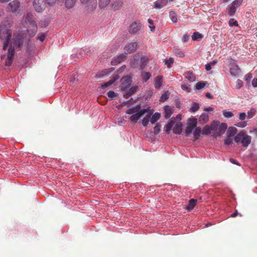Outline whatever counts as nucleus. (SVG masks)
Instances as JSON below:
<instances>
[{"label":"nucleus","instance_id":"obj_1","mask_svg":"<svg viewBox=\"0 0 257 257\" xmlns=\"http://www.w3.org/2000/svg\"><path fill=\"white\" fill-rule=\"evenodd\" d=\"M13 22L10 19H7L0 26V38L5 39L3 50L7 52V58L5 65L10 66L13 61L15 50L20 48L23 44L24 36L21 34H14L12 41L11 38L12 36Z\"/></svg>","mask_w":257,"mask_h":257},{"label":"nucleus","instance_id":"obj_2","mask_svg":"<svg viewBox=\"0 0 257 257\" xmlns=\"http://www.w3.org/2000/svg\"><path fill=\"white\" fill-rule=\"evenodd\" d=\"M25 23L27 25H30L32 27V30H27V32L31 36L34 35L37 30V25L34 20L33 15L31 13H28L25 16Z\"/></svg>","mask_w":257,"mask_h":257},{"label":"nucleus","instance_id":"obj_3","mask_svg":"<svg viewBox=\"0 0 257 257\" xmlns=\"http://www.w3.org/2000/svg\"><path fill=\"white\" fill-rule=\"evenodd\" d=\"M234 140L237 143H241L242 146L247 147L251 142V137L241 131L235 136Z\"/></svg>","mask_w":257,"mask_h":257},{"label":"nucleus","instance_id":"obj_4","mask_svg":"<svg viewBox=\"0 0 257 257\" xmlns=\"http://www.w3.org/2000/svg\"><path fill=\"white\" fill-rule=\"evenodd\" d=\"M197 119L196 118H190L188 119V122L187 127L185 130L186 136H189L192 132L193 130L197 126Z\"/></svg>","mask_w":257,"mask_h":257},{"label":"nucleus","instance_id":"obj_5","mask_svg":"<svg viewBox=\"0 0 257 257\" xmlns=\"http://www.w3.org/2000/svg\"><path fill=\"white\" fill-rule=\"evenodd\" d=\"M148 110V108L142 109L138 112L132 114V115L130 117L131 121L133 123H137L139 118L147 112Z\"/></svg>","mask_w":257,"mask_h":257},{"label":"nucleus","instance_id":"obj_6","mask_svg":"<svg viewBox=\"0 0 257 257\" xmlns=\"http://www.w3.org/2000/svg\"><path fill=\"white\" fill-rule=\"evenodd\" d=\"M138 48V43L132 42L126 44L124 47V53L126 55L135 52Z\"/></svg>","mask_w":257,"mask_h":257},{"label":"nucleus","instance_id":"obj_7","mask_svg":"<svg viewBox=\"0 0 257 257\" xmlns=\"http://www.w3.org/2000/svg\"><path fill=\"white\" fill-rule=\"evenodd\" d=\"M241 6L240 1H233L232 3L227 9V14L230 16H233L236 11V9Z\"/></svg>","mask_w":257,"mask_h":257},{"label":"nucleus","instance_id":"obj_8","mask_svg":"<svg viewBox=\"0 0 257 257\" xmlns=\"http://www.w3.org/2000/svg\"><path fill=\"white\" fill-rule=\"evenodd\" d=\"M20 6L19 1H11L8 7V10L12 13L19 14L20 11L19 9Z\"/></svg>","mask_w":257,"mask_h":257},{"label":"nucleus","instance_id":"obj_9","mask_svg":"<svg viewBox=\"0 0 257 257\" xmlns=\"http://www.w3.org/2000/svg\"><path fill=\"white\" fill-rule=\"evenodd\" d=\"M33 5L37 12H42L45 9L46 3V1H34Z\"/></svg>","mask_w":257,"mask_h":257},{"label":"nucleus","instance_id":"obj_10","mask_svg":"<svg viewBox=\"0 0 257 257\" xmlns=\"http://www.w3.org/2000/svg\"><path fill=\"white\" fill-rule=\"evenodd\" d=\"M82 4L85 5V8L89 12L92 11L97 6L95 1H82Z\"/></svg>","mask_w":257,"mask_h":257},{"label":"nucleus","instance_id":"obj_11","mask_svg":"<svg viewBox=\"0 0 257 257\" xmlns=\"http://www.w3.org/2000/svg\"><path fill=\"white\" fill-rule=\"evenodd\" d=\"M141 24L135 22L133 23L130 27L129 32L131 34H136L138 33L141 28Z\"/></svg>","mask_w":257,"mask_h":257},{"label":"nucleus","instance_id":"obj_12","mask_svg":"<svg viewBox=\"0 0 257 257\" xmlns=\"http://www.w3.org/2000/svg\"><path fill=\"white\" fill-rule=\"evenodd\" d=\"M127 55L123 53L113 59L111 62V64L112 65H116L120 63L122 61H124L126 58Z\"/></svg>","mask_w":257,"mask_h":257},{"label":"nucleus","instance_id":"obj_13","mask_svg":"<svg viewBox=\"0 0 257 257\" xmlns=\"http://www.w3.org/2000/svg\"><path fill=\"white\" fill-rule=\"evenodd\" d=\"M119 77V76L118 74H114L112 76L111 79L107 81V82H105L102 84L101 85V88L102 89H105L106 87H108L109 86L112 84L116 80H117Z\"/></svg>","mask_w":257,"mask_h":257},{"label":"nucleus","instance_id":"obj_14","mask_svg":"<svg viewBox=\"0 0 257 257\" xmlns=\"http://www.w3.org/2000/svg\"><path fill=\"white\" fill-rule=\"evenodd\" d=\"M227 128V124L225 123H222L218 125V132L216 134H213V136H221L223 134Z\"/></svg>","mask_w":257,"mask_h":257},{"label":"nucleus","instance_id":"obj_15","mask_svg":"<svg viewBox=\"0 0 257 257\" xmlns=\"http://www.w3.org/2000/svg\"><path fill=\"white\" fill-rule=\"evenodd\" d=\"M114 70V68H110L106 69H104L100 73H97L96 74V77L98 78H102L106 75L109 74L111 72H112Z\"/></svg>","mask_w":257,"mask_h":257},{"label":"nucleus","instance_id":"obj_16","mask_svg":"<svg viewBox=\"0 0 257 257\" xmlns=\"http://www.w3.org/2000/svg\"><path fill=\"white\" fill-rule=\"evenodd\" d=\"M147 114L142 119V123L144 126H146L149 121H150V118L152 114V113L149 111V109L147 110Z\"/></svg>","mask_w":257,"mask_h":257},{"label":"nucleus","instance_id":"obj_17","mask_svg":"<svg viewBox=\"0 0 257 257\" xmlns=\"http://www.w3.org/2000/svg\"><path fill=\"white\" fill-rule=\"evenodd\" d=\"M209 120V115L207 113H203L199 117L198 121L201 124L206 123Z\"/></svg>","mask_w":257,"mask_h":257},{"label":"nucleus","instance_id":"obj_18","mask_svg":"<svg viewBox=\"0 0 257 257\" xmlns=\"http://www.w3.org/2000/svg\"><path fill=\"white\" fill-rule=\"evenodd\" d=\"M163 77L162 76H158L155 79L154 86L156 89H160L162 85Z\"/></svg>","mask_w":257,"mask_h":257},{"label":"nucleus","instance_id":"obj_19","mask_svg":"<svg viewBox=\"0 0 257 257\" xmlns=\"http://www.w3.org/2000/svg\"><path fill=\"white\" fill-rule=\"evenodd\" d=\"M182 124L180 122H177L174 126L173 131V133L176 134L180 135L182 131Z\"/></svg>","mask_w":257,"mask_h":257},{"label":"nucleus","instance_id":"obj_20","mask_svg":"<svg viewBox=\"0 0 257 257\" xmlns=\"http://www.w3.org/2000/svg\"><path fill=\"white\" fill-rule=\"evenodd\" d=\"M141 109V105L138 104L135 107H131L126 111V113L128 114H133L139 111Z\"/></svg>","mask_w":257,"mask_h":257},{"label":"nucleus","instance_id":"obj_21","mask_svg":"<svg viewBox=\"0 0 257 257\" xmlns=\"http://www.w3.org/2000/svg\"><path fill=\"white\" fill-rule=\"evenodd\" d=\"M230 72L232 76H235L239 73V69L237 65H234L230 68Z\"/></svg>","mask_w":257,"mask_h":257},{"label":"nucleus","instance_id":"obj_22","mask_svg":"<svg viewBox=\"0 0 257 257\" xmlns=\"http://www.w3.org/2000/svg\"><path fill=\"white\" fill-rule=\"evenodd\" d=\"M197 200L194 199H190L189 201L188 205L186 206V209L188 211L192 210L196 205Z\"/></svg>","mask_w":257,"mask_h":257},{"label":"nucleus","instance_id":"obj_23","mask_svg":"<svg viewBox=\"0 0 257 257\" xmlns=\"http://www.w3.org/2000/svg\"><path fill=\"white\" fill-rule=\"evenodd\" d=\"M122 3L121 1H113L111 4L112 9L114 11L119 10L122 6Z\"/></svg>","mask_w":257,"mask_h":257},{"label":"nucleus","instance_id":"obj_24","mask_svg":"<svg viewBox=\"0 0 257 257\" xmlns=\"http://www.w3.org/2000/svg\"><path fill=\"white\" fill-rule=\"evenodd\" d=\"M184 76L190 82H194L196 80L195 76L191 72L188 71L184 74Z\"/></svg>","mask_w":257,"mask_h":257},{"label":"nucleus","instance_id":"obj_25","mask_svg":"<svg viewBox=\"0 0 257 257\" xmlns=\"http://www.w3.org/2000/svg\"><path fill=\"white\" fill-rule=\"evenodd\" d=\"M195 130L193 132L194 141L197 140L201 133V128L200 127H196L195 128Z\"/></svg>","mask_w":257,"mask_h":257},{"label":"nucleus","instance_id":"obj_26","mask_svg":"<svg viewBox=\"0 0 257 257\" xmlns=\"http://www.w3.org/2000/svg\"><path fill=\"white\" fill-rule=\"evenodd\" d=\"M164 110H165V118H170L173 113L172 109L169 106H166L164 107Z\"/></svg>","mask_w":257,"mask_h":257},{"label":"nucleus","instance_id":"obj_27","mask_svg":"<svg viewBox=\"0 0 257 257\" xmlns=\"http://www.w3.org/2000/svg\"><path fill=\"white\" fill-rule=\"evenodd\" d=\"M237 132V130L235 127H230L228 128L227 132V136L232 137L234 136Z\"/></svg>","mask_w":257,"mask_h":257},{"label":"nucleus","instance_id":"obj_28","mask_svg":"<svg viewBox=\"0 0 257 257\" xmlns=\"http://www.w3.org/2000/svg\"><path fill=\"white\" fill-rule=\"evenodd\" d=\"M173 53L175 55L180 58H183L185 56L184 53L177 48H174L173 49Z\"/></svg>","mask_w":257,"mask_h":257},{"label":"nucleus","instance_id":"obj_29","mask_svg":"<svg viewBox=\"0 0 257 257\" xmlns=\"http://www.w3.org/2000/svg\"><path fill=\"white\" fill-rule=\"evenodd\" d=\"M167 1H156L154 4V7L156 9H161L166 5Z\"/></svg>","mask_w":257,"mask_h":257},{"label":"nucleus","instance_id":"obj_30","mask_svg":"<svg viewBox=\"0 0 257 257\" xmlns=\"http://www.w3.org/2000/svg\"><path fill=\"white\" fill-rule=\"evenodd\" d=\"M161 114L158 112H156L154 115L151 116L150 121L152 124H154L160 118Z\"/></svg>","mask_w":257,"mask_h":257},{"label":"nucleus","instance_id":"obj_31","mask_svg":"<svg viewBox=\"0 0 257 257\" xmlns=\"http://www.w3.org/2000/svg\"><path fill=\"white\" fill-rule=\"evenodd\" d=\"M203 38V35L199 33V32H196L194 33L192 36V39L193 41H199L201 40Z\"/></svg>","mask_w":257,"mask_h":257},{"label":"nucleus","instance_id":"obj_32","mask_svg":"<svg viewBox=\"0 0 257 257\" xmlns=\"http://www.w3.org/2000/svg\"><path fill=\"white\" fill-rule=\"evenodd\" d=\"M151 74L150 72H142L141 73V77L144 81L146 82L151 77Z\"/></svg>","mask_w":257,"mask_h":257},{"label":"nucleus","instance_id":"obj_33","mask_svg":"<svg viewBox=\"0 0 257 257\" xmlns=\"http://www.w3.org/2000/svg\"><path fill=\"white\" fill-rule=\"evenodd\" d=\"M211 131L210 126L207 125L203 127L202 133L203 135H208L212 133Z\"/></svg>","mask_w":257,"mask_h":257},{"label":"nucleus","instance_id":"obj_34","mask_svg":"<svg viewBox=\"0 0 257 257\" xmlns=\"http://www.w3.org/2000/svg\"><path fill=\"white\" fill-rule=\"evenodd\" d=\"M174 124V121H171L168 123L165 126V132L167 134H170L171 130H172Z\"/></svg>","mask_w":257,"mask_h":257},{"label":"nucleus","instance_id":"obj_35","mask_svg":"<svg viewBox=\"0 0 257 257\" xmlns=\"http://www.w3.org/2000/svg\"><path fill=\"white\" fill-rule=\"evenodd\" d=\"M169 16L173 22L176 23L177 22V15L174 11H170Z\"/></svg>","mask_w":257,"mask_h":257},{"label":"nucleus","instance_id":"obj_36","mask_svg":"<svg viewBox=\"0 0 257 257\" xmlns=\"http://www.w3.org/2000/svg\"><path fill=\"white\" fill-rule=\"evenodd\" d=\"M149 61V58L146 57H143L141 58V68L144 69Z\"/></svg>","mask_w":257,"mask_h":257},{"label":"nucleus","instance_id":"obj_37","mask_svg":"<svg viewBox=\"0 0 257 257\" xmlns=\"http://www.w3.org/2000/svg\"><path fill=\"white\" fill-rule=\"evenodd\" d=\"M164 62L166 65H167L168 68L171 67L172 64L174 63V60L173 58H170L169 59H165Z\"/></svg>","mask_w":257,"mask_h":257},{"label":"nucleus","instance_id":"obj_38","mask_svg":"<svg viewBox=\"0 0 257 257\" xmlns=\"http://www.w3.org/2000/svg\"><path fill=\"white\" fill-rule=\"evenodd\" d=\"M222 113L223 116L226 118H230L234 115L233 113L232 112L228 111L227 110H223Z\"/></svg>","mask_w":257,"mask_h":257},{"label":"nucleus","instance_id":"obj_39","mask_svg":"<svg viewBox=\"0 0 257 257\" xmlns=\"http://www.w3.org/2000/svg\"><path fill=\"white\" fill-rule=\"evenodd\" d=\"M219 122L217 121H213L210 124V127L212 131H217L218 128Z\"/></svg>","mask_w":257,"mask_h":257},{"label":"nucleus","instance_id":"obj_40","mask_svg":"<svg viewBox=\"0 0 257 257\" xmlns=\"http://www.w3.org/2000/svg\"><path fill=\"white\" fill-rule=\"evenodd\" d=\"M206 85V83L204 82H199L196 84L195 88L197 90H200L203 88Z\"/></svg>","mask_w":257,"mask_h":257},{"label":"nucleus","instance_id":"obj_41","mask_svg":"<svg viewBox=\"0 0 257 257\" xmlns=\"http://www.w3.org/2000/svg\"><path fill=\"white\" fill-rule=\"evenodd\" d=\"M199 108V105L198 103H196V102L193 103L192 104L191 107L190 108V110L193 112H195L197 110H198Z\"/></svg>","mask_w":257,"mask_h":257},{"label":"nucleus","instance_id":"obj_42","mask_svg":"<svg viewBox=\"0 0 257 257\" xmlns=\"http://www.w3.org/2000/svg\"><path fill=\"white\" fill-rule=\"evenodd\" d=\"M136 102V101H133V98H131L130 99V100H127V101H124L122 104H121V106H123V105H127V106H131V105H133L134 104V103H135Z\"/></svg>","mask_w":257,"mask_h":257},{"label":"nucleus","instance_id":"obj_43","mask_svg":"<svg viewBox=\"0 0 257 257\" xmlns=\"http://www.w3.org/2000/svg\"><path fill=\"white\" fill-rule=\"evenodd\" d=\"M228 24L230 27L238 26V22L237 21L234 20V19H230L228 22Z\"/></svg>","mask_w":257,"mask_h":257},{"label":"nucleus","instance_id":"obj_44","mask_svg":"<svg viewBox=\"0 0 257 257\" xmlns=\"http://www.w3.org/2000/svg\"><path fill=\"white\" fill-rule=\"evenodd\" d=\"M161 131V125L157 123L156 126L154 127V133L155 134H158Z\"/></svg>","mask_w":257,"mask_h":257},{"label":"nucleus","instance_id":"obj_45","mask_svg":"<svg viewBox=\"0 0 257 257\" xmlns=\"http://www.w3.org/2000/svg\"><path fill=\"white\" fill-rule=\"evenodd\" d=\"M65 5L67 9L72 8L74 5V1H65Z\"/></svg>","mask_w":257,"mask_h":257},{"label":"nucleus","instance_id":"obj_46","mask_svg":"<svg viewBox=\"0 0 257 257\" xmlns=\"http://www.w3.org/2000/svg\"><path fill=\"white\" fill-rule=\"evenodd\" d=\"M169 98V94L168 93H165L162 94L160 97V101L161 102H165Z\"/></svg>","mask_w":257,"mask_h":257},{"label":"nucleus","instance_id":"obj_47","mask_svg":"<svg viewBox=\"0 0 257 257\" xmlns=\"http://www.w3.org/2000/svg\"><path fill=\"white\" fill-rule=\"evenodd\" d=\"M233 139L231 137L227 136V138L224 141V144L226 145H229L232 143Z\"/></svg>","mask_w":257,"mask_h":257},{"label":"nucleus","instance_id":"obj_48","mask_svg":"<svg viewBox=\"0 0 257 257\" xmlns=\"http://www.w3.org/2000/svg\"><path fill=\"white\" fill-rule=\"evenodd\" d=\"M138 88V86H133L127 91V92L132 96L137 91Z\"/></svg>","mask_w":257,"mask_h":257},{"label":"nucleus","instance_id":"obj_49","mask_svg":"<svg viewBox=\"0 0 257 257\" xmlns=\"http://www.w3.org/2000/svg\"><path fill=\"white\" fill-rule=\"evenodd\" d=\"M255 114V110L251 109L247 113V117L248 118H251Z\"/></svg>","mask_w":257,"mask_h":257},{"label":"nucleus","instance_id":"obj_50","mask_svg":"<svg viewBox=\"0 0 257 257\" xmlns=\"http://www.w3.org/2000/svg\"><path fill=\"white\" fill-rule=\"evenodd\" d=\"M246 125H247V123L246 122V121H244L239 122H238L236 124H235L236 126L239 127H244L245 126H246Z\"/></svg>","mask_w":257,"mask_h":257},{"label":"nucleus","instance_id":"obj_51","mask_svg":"<svg viewBox=\"0 0 257 257\" xmlns=\"http://www.w3.org/2000/svg\"><path fill=\"white\" fill-rule=\"evenodd\" d=\"M109 1H100V3H99V7L102 9L104 8L108 4Z\"/></svg>","mask_w":257,"mask_h":257},{"label":"nucleus","instance_id":"obj_52","mask_svg":"<svg viewBox=\"0 0 257 257\" xmlns=\"http://www.w3.org/2000/svg\"><path fill=\"white\" fill-rule=\"evenodd\" d=\"M108 96L110 98H113L116 96V94L113 91H109L107 92Z\"/></svg>","mask_w":257,"mask_h":257},{"label":"nucleus","instance_id":"obj_53","mask_svg":"<svg viewBox=\"0 0 257 257\" xmlns=\"http://www.w3.org/2000/svg\"><path fill=\"white\" fill-rule=\"evenodd\" d=\"M242 86V82L240 80H237L236 82V87L237 89L240 88Z\"/></svg>","mask_w":257,"mask_h":257},{"label":"nucleus","instance_id":"obj_54","mask_svg":"<svg viewBox=\"0 0 257 257\" xmlns=\"http://www.w3.org/2000/svg\"><path fill=\"white\" fill-rule=\"evenodd\" d=\"M246 117V114L244 112H241L239 114V118L241 120H244Z\"/></svg>","mask_w":257,"mask_h":257},{"label":"nucleus","instance_id":"obj_55","mask_svg":"<svg viewBox=\"0 0 257 257\" xmlns=\"http://www.w3.org/2000/svg\"><path fill=\"white\" fill-rule=\"evenodd\" d=\"M189 39V36L187 34H185L183 36L182 41L184 43H186L188 41Z\"/></svg>","mask_w":257,"mask_h":257},{"label":"nucleus","instance_id":"obj_56","mask_svg":"<svg viewBox=\"0 0 257 257\" xmlns=\"http://www.w3.org/2000/svg\"><path fill=\"white\" fill-rule=\"evenodd\" d=\"M252 77V74L250 73H248L245 75V79L247 82H249L251 79Z\"/></svg>","mask_w":257,"mask_h":257},{"label":"nucleus","instance_id":"obj_57","mask_svg":"<svg viewBox=\"0 0 257 257\" xmlns=\"http://www.w3.org/2000/svg\"><path fill=\"white\" fill-rule=\"evenodd\" d=\"M182 88L183 89V90H186L187 92H189L191 91V88L190 87H189L188 85L185 84V85H182Z\"/></svg>","mask_w":257,"mask_h":257},{"label":"nucleus","instance_id":"obj_58","mask_svg":"<svg viewBox=\"0 0 257 257\" xmlns=\"http://www.w3.org/2000/svg\"><path fill=\"white\" fill-rule=\"evenodd\" d=\"M46 36V35L45 34H42L38 36V39L40 41L43 42L45 40Z\"/></svg>","mask_w":257,"mask_h":257},{"label":"nucleus","instance_id":"obj_59","mask_svg":"<svg viewBox=\"0 0 257 257\" xmlns=\"http://www.w3.org/2000/svg\"><path fill=\"white\" fill-rule=\"evenodd\" d=\"M229 161L232 164H235V165H236L238 166L240 165L237 161H236V160H234L232 158H230Z\"/></svg>","mask_w":257,"mask_h":257},{"label":"nucleus","instance_id":"obj_60","mask_svg":"<svg viewBox=\"0 0 257 257\" xmlns=\"http://www.w3.org/2000/svg\"><path fill=\"white\" fill-rule=\"evenodd\" d=\"M125 68L126 67L125 65L122 66L117 70V72L118 73H120L125 69Z\"/></svg>","mask_w":257,"mask_h":257},{"label":"nucleus","instance_id":"obj_61","mask_svg":"<svg viewBox=\"0 0 257 257\" xmlns=\"http://www.w3.org/2000/svg\"><path fill=\"white\" fill-rule=\"evenodd\" d=\"M252 85L253 87H257V78H254L252 81Z\"/></svg>","mask_w":257,"mask_h":257},{"label":"nucleus","instance_id":"obj_62","mask_svg":"<svg viewBox=\"0 0 257 257\" xmlns=\"http://www.w3.org/2000/svg\"><path fill=\"white\" fill-rule=\"evenodd\" d=\"M205 69L207 71H209L211 70V64H207L206 65H205Z\"/></svg>","mask_w":257,"mask_h":257},{"label":"nucleus","instance_id":"obj_63","mask_svg":"<svg viewBox=\"0 0 257 257\" xmlns=\"http://www.w3.org/2000/svg\"><path fill=\"white\" fill-rule=\"evenodd\" d=\"M131 96V94H129V93H128L127 91L125 92V93H124V94H123L124 98H125L126 99H128Z\"/></svg>","mask_w":257,"mask_h":257},{"label":"nucleus","instance_id":"obj_64","mask_svg":"<svg viewBox=\"0 0 257 257\" xmlns=\"http://www.w3.org/2000/svg\"><path fill=\"white\" fill-rule=\"evenodd\" d=\"M238 214V211L237 210H235V212L232 213L231 215H230V217H236L237 215Z\"/></svg>","mask_w":257,"mask_h":257}]
</instances>
